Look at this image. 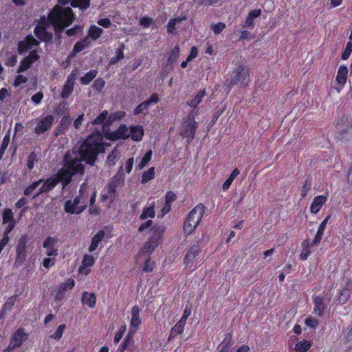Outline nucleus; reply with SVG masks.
I'll return each mask as SVG.
<instances>
[{"label":"nucleus","instance_id":"8","mask_svg":"<svg viewBox=\"0 0 352 352\" xmlns=\"http://www.w3.org/2000/svg\"><path fill=\"white\" fill-rule=\"evenodd\" d=\"M74 285L75 281L72 278H69L65 283L59 284L54 289L53 293L54 301L56 302H61L65 296V292L67 289H72Z\"/></svg>","mask_w":352,"mask_h":352},{"label":"nucleus","instance_id":"58","mask_svg":"<svg viewBox=\"0 0 352 352\" xmlns=\"http://www.w3.org/2000/svg\"><path fill=\"white\" fill-rule=\"evenodd\" d=\"M226 27V25L224 23L218 22L211 25L210 30L214 32V34L218 35L224 30Z\"/></svg>","mask_w":352,"mask_h":352},{"label":"nucleus","instance_id":"16","mask_svg":"<svg viewBox=\"0 0 352 352\" xmlns=\"http://www.w3.org/2000/svg\"><path fill=\"white\" fill-rule=\"evenodd\" d=\"M42 183L43 184L41 187L38 188L34 195H33L32 199H35L39 195L43 193H47L54 189L58 184V179H55V177H50L45 181L43 180Z\"/></svg>","mask_w":352,"mask_h":352},{"label":"nucleus","instance_id":"36","mask_svg":"<svg viewBox=\"0 0 352 352\" xmlns=\"http://www.w3.org/2000/svg\"><path fill=\"white\" fill-rule=\"evenodd\" d=\"M133 335L134 331L130 329L127 336L124 339V342L118 346L116 352H124L128 348L131 342L133 343Z\"/></svg>","mask_w":352,"mask_h":352},{"label":"nucleus","instance_id":"21","mask_svg":"<svg viewBox=\"0 0 352 352\" xmlns=\"http://www.w3.org/2000/svg\"><path fill=\"white\" fill-rule=\"evenodd\" d=\"M95 263V258L91 254H85L79 267V272L80 274L87 275L91 272L90 267L94 265Z\"/></svg>","mask_w":352,"mask_h":352},{"label":"nucleus","instance_id":"31","mask_svg":"<svg viewBox=\"0 0 352 352\" xmlns=\"http://www.w3.org/2000/svg\"><path fill=\"white\" fill-rule=\"evenodd\" d=\"M81 301L83 305H87L89 308L93 309L96 306V296L94 293L84 292L82 294Z\"/></svg>","mask_w":352,"mask_h":352},{"label":"nucleus","instance_id":"38","mask_svg":"<svg viewBox=\"0 0 352 352\" xmlns=\"http://www.w3.org/2000/svg\"><path fill=\"white\" fill-rule=\"evenodd\" d=\"M312 346V342L309 340L303 339L295 344L294 349L296 352H307Z\"/></svg>","mask_w":352,"mask_h":352},{"label":"nucleus","instance_id":"52","mask_svg":"<svg viewBox=\"0 0 352 352\" xmlns=\"http://www.w3.org/2000/svg\"><path fill=\"white\" fill-rule=\"evenodd\" d=\"M151 156L152 151L150 150L144 154L140 162L138 164L136 168L138 170H142V168H144L147 165V164L151 161Z\"/></svg>","mask_w":352,"mask_h":352},{"label":"nucleus","instance_id":"17","mask_svg":"<svg viewBox=\"0 0 352 352\" xmlns=\"http://www.w3.org/2000/svg\"><path fill=\"white\" fill-rule=\"evenodd\" d=\"M86 207L85 201H82V205H77L74 204L72 200H67L65 203L64 210L67 213L71 214H79L85 210Z\"/></svg>","mask_w":352,"mask_h":352},{"label":"nucleus","instance_id":"23","mask_svg":"<svg viewBox=\"0 0 352 352\" xmlns=\"http://www.w3.org/2000/svg\"><path fill=\"white\" fill-rule=\"evenodd\" d=\"M56 239L54 237L47 236L43 242V248H45L46 254L48 256H56L58 254V250L54 248V245L56 243Z\"/></svg>","mask_w":352,"mask_h":352},{"label":"nucleus","instance_id":"44","mask_svg":"<svg viewBox=\"0 0 352 352\" xmlns=\"http://www.w3.org/2000/svg\"><path fill=\"white\" fill-rule=\"evenodd\" d=\"M96 69H91L80 78V83L83 85H89L97 76Z\"/></svg>","mask_w":352,"mask_h":352},{"label":"nucleus","instance_id":"37","mask_svg":"<svg viewBox=\"0 0 352 352\" xmlns=\"http://www.w3.org/2000/svg\"><path fill=\"white\" fill-rule=\"evenodd\" d=\"M179 47L178 45L171 49L170 52L168 54V58L166 60V65H173L175 63L179 58Z\"/></svg>","mask_w":352,"mask_h":352},{"label":"nucleus","instance_id":"57","mask_svg":"<svg viewBox=\"0 0 352 352\" xmlns=\"http://www.w3.org/2000/svg\"><path fill=\"white\" fill-rule=\"evenodd\" d=\"M32 64L25 57H24L20 63V65L17 69L18 73H21L27 71L32 67Z\"/></svg>","mask_w":352,"mask_h":352},{"label":"nucleus","instance_id":"61","mask_svg":"<svg viewBox=\"0 0 352 352\" xmlns=\"http://www.w3.org/2000/svg\"><path fill=\"white\" fill-rule=\"evenodd\" d=\"M85 191H86V186H85V184H82L80 188V190H79V195L78 196H76L74 199L72 201L74 204H77V205H82V201L81 199H83V195H85Z\"/></svg>","mask_w":352,"mask_h":352},{"label":"nucleus","instance_id":"59","mask_svg":"<svg viewBox=\"0 0 352 352\" xmlns=\"http://www.w3.org/2000/svg\"><path fill=\"white\" fill-rule=\"evenodd\" d=\"M104 85H105V81L101 78H96L93 84H92V87L98 92V93H100L102 91L103 88L104 87Z\"/></svg>","mask_w":352,"mask_h":352},{"label":"nucleus","instance_id":"22","mask_svg":"<svg viewBox=\"0 0 352 352\" xmlns=\"http://www.w3.org/2000/svg\"><path fill=\"white\" fill-rule=\"evenodd\" d=\"M348 68L346 65H340L338 68L336 80L340 87H337L338 92H340L344 85H345L347 79Z\"/></svg>","mask_w":352,"mask_h":352},{"label":"nucleus","instance_id":"40","mask_svg":"<svg viewBox=\"0 0 352 352\" xmlns=\"http://www.w3.org/2000/svg\"><path fill=\"white\" fill-rule=\"evenodd\" d=\"M205 96V90H200L192 100H188L187 102V105H188L190 107H193L194 109H196L197 107V105L201 102L202 98Z\"/></svg>","mask_w":352,"mask_h":352},{"label":"nucleus","instance_id":"47","mask_svg":"<svg viewBox=\"0 0 352 352\" xmlns=\"http://www.w3.org/2000/svg\"><path fill=\"white\" fill-rule=\"evenodd\" d=\"M155 205L152 204L149 207H144L142 210V212L140 216V219L141 220L146 219V218H153L155 217V210H154Z\"/></svg>","mask_w":352,"mask_h":352},{"label":"nucleus","instance_id":"7","mask_svg":"<svg viewBox=\"0 0 352 352\" xmlns=\"http://www.w3.org/2000/svg\"><path fill=\"white\" fill-rule=\"evenodd\" d=\"M54 122V117L48 114L38 120L34 127V132L36 135H42L51 129Z\"/></svg>","mask_w":352,"mask_h":352},{"label":"nucleus","instance_id":"10","mask_svg":"<svg viewBox=\"0 0 352 352\" xmlns=\"http://www.w3.org/2000/svg\"><path fill=\"white\" fill-rule=\"evenodd\" d=\"M160 238L161 235L158 233H155L151 236L138 253V256H140L142 254L149 256L158 246Z\"/></svg>","mask_w":352,"mask_h":352},{"label":"nucleus","instance_id":"6","mask_svg":"<svg viewBox=\"0 0 352 352\" xmlns=\"http://www.w3.org/2000/svg\"><path fill=\"white\" fill-rule=\"evenodd\" d=\"M202 247V239L196 241L188 250L184 258L186 267L191 268L193 260L199 254Z\"/></svg>","mask_w":352,"mask_h":352},{"label":"nucleus","instance_id":"49","mask_svg":"<svg viewBox=\"0 0 352 352\" xmlns=\"http://www.w3.org/2000/svg\"><path fill=\"white\" fill-rule=\"evenodd\" d=\"M119 153L118 151L113 150L109 153L107 157V164L109 166L116 165L117 162L119 160Z\"/></svg>","mask_w":352,"mask_h":352},{"label":"nucleus","instance_id":"32","mask_svg":"<svg viewBox=\"0 0 352 352\" xmlns=\"http://www.w3.org/2000/svg\"><path fill=\"white\" fill-rule=\"evenodd\" d=\"M104 232L102 230H99L91 239V242L88 249L89 252H94L97 249L99 243L104 239Z\"/></svg>","mask_w":352,"mask_h":352},{"label":"nucleus","instance_id":"63","mask_svg":"<svg viewBox=\"0 0 352 352\" xmlns=\"http://www.w3.org/2000/svg\"><path fill=\"white\" fill-rule=\"evenodd\" d=\"M126 327L125 324L120 327L118 331L116 332V333L114 336V338H113V342L116 344H118L121 340V339L122 338V337L126 331Z\"/></svg>","mask_w":352,"mask_h":352},{"label":"nucleus","instance_id":"19","mask_svg":"<svg viewBox=\"0 0 352 352\" xmlns=\"http://www.w3.org/2000/svg\"><path fill=\"white\" fill-rule=\"evenodd\" d=\"M314 313L318 317L324 316L327 307L323 296L319 295L313 297Z\"/></svg>","mask_w":352,"mask_h":352},{"label":"nucleus","instance_id":"1","mask_svg":"<svg viewBox=\"0 0 352 352\" xmlns=\"http://www.w3.org/2000/svg\"><path fill=\"white\" fill-rule=\"evenodd\" d=\"M102 136L99 132L89 135L81 144L78 153L82 162L93 165L98 155L104 152Z\"/></svg>","mask_w":352,"mask_h":352},{"label":"nucleus","instance_id":"35","mask_svg":"<svg viewBox=\"0 0 352 352\" xmlns=\"http://www.w3.org/2000/svg\"><path fill=\"white\" fill-rule=\"evenodd\" d=\"M144 135L142 126H135L131 129L129 137L134 141H140Z\"/></svg>","mask_w":352,"mask_h":352},{"label":"nucleus","instance_id":"5","mask_svg":"<svg viewBox=\"0 0 352 352\" xmlns=\"http://www.w3.org/2000/svg\"><path fill=\"white\" fill-rule=\"evenodd\" d=\"M81 159L78 157L74 152L68 151L64 157L63 168L69 172L74 173V175L77 173H82L85 170L84 166L81 164Z\"/></svg>","mask_w":352,"mask_h":352},{"label":"nucleus","instance_id":"64","mask_svg":"<svg viewBox=\"0 0 352 352\" xmlns=\"http://www.w3.org/2000/svg\"><path fill=\"white\" fill-rule=\"evenodd\" d=\"M352 52V41L347 42L345 49L342 54L341 58L342 60H347Z\"/></svg>","mask_w":352,"mask_h":352},{"label":"nucleus","instance_id":"50","mask_svg":"<svg viewBox=\"0 0 352 352\" xmlns=\"http://www.w3.org/2000/svg\"><path fill=\"white\" fill-rule=\"evenodd\" d=\"M43 182V179H40L37 181L33 182L30 185L27 186L23 191V194L25 196H30L32 195L33 191L38 188V186Z\"/></svg>","mask_w":352,"mask_h":352},{"label":"nucleus","instance_id":"55","mask_svg":"<svg viewBox=\"0 0 352 352\" xmlns=\"http://www.w3.org/2000/svg\"><path fill=\"white\" fill-rule=\"evenodd\" d=\"M65 328V324H60L55 331V332L53 334L50 335V338L57 341L60 340L63 335Z\"/></svg>","mask_w":352,"mask_h":352},{"label":"nucleus","instance_id":"54","mask_svg":"<svg viewBox=\"0 0 352 352\" xmlns=\"http://www.w3.org/2000/svg\"><path fill=\"white\" fill-rule=\"evenodd\" d=\"M10 132L8 131L7 134L3 137L1 147H0V159H1L5 154L6 150L7 149L9 143H10Z\"/></svg>","mask_w":352,"mask_h":352},{"label":"nucleus","instance_id":"34","mask_svg":"<svg viewBox=\"0 0 352 352\" xmlns=\"http://www.w3.org/2000/svg\"><path fill=\"white\" fill-rule=\"evenodd\" d=\"M113 119L111 118V116L108 118V111L106 110L102 111L97 117L95 118L91 123L93 124H102L106 121L107 125L111 124Z\"/></svg>","mask_w":352,"mask_h":352},{"label":"nucleus","instance_id":"60","mask_svg":"<svg viewBox=\"0 0 352 352\" xmlns=\"http://www.w3.org/2000/svg\"><path fill=\"white\" fill-rule=\"evenodd\" d=\"M232 334L230 333H227L225 335V337H224L223 341L220 343L219 346L230 349L231 346L232 345Z\"/></svg>","mask_w":352,"mask_h":352},{"label":"nucleus","instance_id":"25","mask_svg":"<svg viewBox=\"0 0 352 352\" xmlns=\"http://www.w3.org/2000/svg\"><path fill=\"white\" fill-rule=\"evenodd\" d=\"M28 335L25 332L24 329L19 328L12 336L11 342L14 346L19 347L26 340Z\"/></svg>","mask_w":352,"mask_h":352},{"label":"nucleus","instance_id":"33","mask_svg":"<svg viewBox=\"0 0 352 352\" xmlns=\"http://www.w3.org/2000/svg\"><path fill=\"white\" fill-rule=\"evenodd\" d=\"M125 180V174L123 171V166H121L118 173L111 179V183L116 184L118 188L122 187Z\"/></svg>","mask_w":352,"mask_h":352},{"label":"nucleus","instance_id":"3","mask_svg":"<svg viewBox=\"0 0 352 352\" xmlns=\"http://www.w3.org/2000/svg\"><path fill=\"white\" fill-rule=\"evenodd\" d=\"M205 208L204 204H199L190 210L184 223L183 228L185 234H190L195 231L201 221Z\"/></svg>","mask_w":352,"mask_h":352},{"label":"nucleus","instance_id":"13","mask_svg":"<svg viewBox=\"0 0 352 352\" xmlns=\"http://www.w3.org/2000/svg\"><path fill=\"white\" fill-rule=\"evenodd\" d=\"M160 101L158 95L155 93L153 94L148 99L139 104L133 110V114L137 116L139 114L146 115L148 113L150 105L151 104H157Z\"/></svg>","mask_w":352,"mask_h":352},{"label":"nucleus","instance_id":"27","mask_svg":"<svg viewBox=\"0 0 352 352\" xmlns=\"http://www.w3.org/2000/svg\"><path fill=\"white\" fill-rule=\"evenodd\" d=\"M74 175V173L69 172L65 168L62 167L58 172L56 177L55 179H58V182H61L63 188L68 185L72 177Z\"/></svg>","mask_w":352,"mask_h":352},{"label":"nucleus","instance_id":"62","mask_svg":"<svg viewBox=\"0 0 352 352\" xmlns=\"http://www.w3.org/2000/svg\"><path fill=\"white\" fill-rule=\"evenodd\" d=\"M72 123V118L69 115L64 116L61 118L60 121L59 122V128H63L65 130H67L69 125Z\"/></svg>","mask_w":352,"mask_h":352},{"label":"nucleus","instance_id":"39","mask_svg":"<svg viewBox=\"0 0 352 352\" xmlns=\"http://www.w3.org/2000/svg\"><path fill=\"white\" fill-rule=\"evenodd\" d=\"M240 174V170H239V168H235L232 172L231 173V174L230 175V176L226 179V180L224 182V183L222 185V189L224 191H226L228 190L232 183L233 182L234 179Z\"/></svg>","mask_w":352,"mask_h":352},{"label":"nucleus","instance_id":"28","mask_svg":"<svg viewBox=\"0 0 352 352\" xmlns=\"http://www.w3.org/2000/svg\"><path fill=\"white\" fill-rule=\"evenodd\" d=\"M261 14V9H255L249 12L248 14L245 17L243 24L242 27L243 28H253L254 25V19L258 17Z\"/></svg>","mask_w":352,"mask_h":352},{"label":"nucleus","instance_id":"20","mask_svg":"<svg viewBox=\"0 0 352 352\" xmlns=\"http://www.w3.org/2000/svg\"><path fill=\"white\" fill-rule=\"evenodd\" d=\"M327 199V195H318L315 197L309 208L310 212L312 214H316L325 204Z\"/></svg>","mask_w":352,"mask_h":352},{"label":"nucleus","instance_id":"53","mask_svg":"<svg viewBox=\"0 0 352 352\" xmlns=\"http://www.w3.org/2000/svg\"><path fill=\"white\" fill-rule=\"evenodd\" d=\"M3 223L6 224L12 221H15L13 217V212L10 208H5L2 214Z\"/></svg>","mask_w":352,"mask_h":352},{"label":"nucleus","instance_id":"48","mask_svg":"<svg viewBox=\"0 0 352 352\" xmlns=\"http://www.w3.org/2000/svg\"><path fill=\"white\" fill-rule=\"evenodd\" d=\"M124 44H122L121 47L116 50V56L112 57L110 59L109 64L110 65H116L117 64L120 60L124 58Z\"/></svg>","mask_w":352,"mask_h":352},{"label":"nucleus","instance_id":"15","mask_svg":"<svg viewBox=\"0 0 352 352\" xmlns=\"http://www.w3.org/2000/svg\"><path fill=\"white\" fill-rule=\"evenodd\" d=\"M37 41L32 34L27 35L25 38L18 43L17 50L19 54H23L34 46L38 45Z\"/></svg>","mask_w":352,"mask_h":352},{"label":"nucleus","instance_id":"12","mask_svg":"<svg viewBox=\"0 0 352 352\" xmlns=\"http://www.w3.org/2000/svg\"><path fill=\"white\" fill-rule=\"evenodd\" d=\"M104 137L107 140L112 142L125 140L129 138V130L126 124H121L116 131L106 132Z\"/></svg>","mask_w":352,"mask_h":352},{"label":"nucleus","instance_id":"42","mask_svg":"<svg viewBox=\"0 0 352 352\" xmlns=\"http://www.w3.org/2000/svg\"><path fill=\"white\" fill-rule=\"evenodd\" d=\"M103 30L95 25H91L88 30V36L96 41L98 39L103 33Z\"/></svg>","mask_w":352,"mask_h":352},{"label":"nucleus","instance_id":"18","mask_svg":"<svg viewBox=\"0 0 352 352\" xmlns=\"http://www.w3.org/2000/svg\"><path fill=\"white\" fill-rule=\"evenodd\" d=\"M34 33L42 41L50 43L52 41V33L48 32L44 26L37 25L34 29Z\"/></svg>","mask_w":352,"mask_h":352},{"label":"nucleus","instance_id":"14","mask_svg":"<svg viewBox=\"0 0 352 352\" xmlns=\"http://www.w3.org/2000/svg\"><path fill=\"white\" fill-rule=\"evenodd\" d=\"M118 187L116 184L109 182L105 188L107 192H102L100 195V201L105 202L109 200V204H113L118 197Z\"/></svg>","mask_w":352,"mask_h":352},{"label":"nucleus","instance_id":"2","mask_svg":"<svg viewBox=\"0 0 352 352\" xmlns=\"http://www.w3.org/2000/svg\"><path fill=\"white\" fill-rule=\"evenodd\" d=\"M74 14L71 8H63L55 6L49 12L47 21L51 24L54 30L60 32L69 26L74 20Z\"/></svg>","mask_w":352,"mask_h":352},{"label":"nucleus","instance_id":"43","mask_svg":"<svg viewBox=\"0 0 352 352\" xmlns=\"http://www.w3.org/2000/svg\"><path fill=\"white\" fill-rule=\"evenodd\" d=\"M312 181L313 179L311 175H308L305 180L300 190V195L302 199H304L311 190L312 186Z\"/></svg>","mask_w":352,"mask_h":352},{"label":"nucleus","instance_id":"26","mask_svg":"<svg viewBox=\"0 0 352 352\" xmlns=\"http://www.w3.org/2000/svg\"><path fill=\"white\" fill-rule=\"evenodd\" d=\"M142 320L140 318V309L138 306H133L131 309V318L130 321V327L134 333L138 330L139 326L141 324Z\"/></svg>","mask_w":352,"mask_h":352},{"label":"nucleus","instance_id":"29","mask_svg":"<svg viewBox=\"0 0 352 352\" xmlns=\"http://www.w3.org/2000/svg\"><path fill=\"white\" fill-rule=\"evenodd\" d=\"M331 214L327 215L324 218V219L320 223V224L319 225V227L318 228L317 232L313 239V244L318 245V243H320V241L322 239L323 234H324V230L327 227V225L328 223V221L331 219Z\"/></svg>","mask_w":352,"mask_h":352},{"label":"nucleus","instance_id":"46","mask_svg":"<svg viewBox=\"0 0 352 352\" xmlns=\"http://www.w3.org/2000/svg\"><path fill=\"white\" fill-rule=\"evenodd\" d=\"M155 167H150L146 171L142 173L141 177V183L146 184L155 177Z\"/></svg>","mask_w":352,"mask_h":352},{"label":"nucleus","instance_id":"4","mask_svg":"<svg viewBox=\"0 0 352 352\" xmlns=\"http://www.w3.org/2000/svg\"><path fill=\"white\" fill-rule=\"evenodd\" d=\"M250 81V69L239 63L232 70L230 76L229 85H248Z\"/></svg>","mask_w":352,"mask_h":352},{"label":"nucleus","instance_id":"24","mask_svg":"<svg viewBox=\"0 0 352 352\" xmlns=\"http://www.w3.org/2000/svg\"><path fill=\"white\" fill-rule=\"evenodd\" d=\"M27 241V234H23L18 241V243L16 247V252L17 258L19 259H24L25 257L26 256Z\"/></svg>","mask_w":352,"mask_h":352},{"label":"nucleus","instance_id":"9","mask_svg":"<svg viewBox=\"0 0 352 352\" xmlns=\"http://www.w3.org/2000/svg\"><path fill=\"white\" fill-rule=\"evenodd\" d=\"M198 127V122H191L184 120L180 129L179 135L183 138H187V142L189 144L194 139L195 134Z\"/></svg>","mask_w":352,"mask_h":352},{"label":"nucleus","instance_id":"56","mask_svg":"<svg viewBox=\"0 0 352 352\" xmlns=\"http://www.w3.org/2000/svg\"><path fill=\"white\" fill-rule=\"evenodd\" d=\"M349 298H350V291L349 290L346 291V290H344L343 289H342V290H340L339 292L338 300L340 304L344 305V303H346L347 302V300L349 299Z\"/></svg>","mask_w":352,"mask_h":352},{"label":"nucleus","instance_id":"45","mask_svg":"<svg viewBox=\"0 0 352 352\" xmlns=\"http://www.w3.org/2000/svg\"><path fill=\"white\" fill-rule=\"evenodd\" d=\"M185 325L177 322L174 327H173L170 329V334L168 336V341L170 340L172 338H175L177 336L182 334L184 332Z\"/></svg>","mask_w":352,"mask_h":352},{"label":"nucleus","instance_id":"30","mask_svg":"<svg viewBox=\"0 0 352 352\" xmlns=\"http://www.w3.org/2000/svg\"><path fill=\"white\" fill-rule=\"evenodd\" d=\"M313 241L310 242L309 239H305L301 243L302 250L299 255L300 261H306L309 256L311 254V249L313 245Z\"/></svg>","mask_w":352,"mask_h":352},{"label":"nucleus","instance_id":"51","mask_svg":"<svg viewBox=\"0 0 352 352\" xmlns=\"http://www.w3.org/2000/svg\"><path fill=\"white\" fill-rule=\"evenodd\" d=\"M184 18L171 19L168 21L167 24V32L173 34L176 30V25L178 23L181 22Z\"/></svg>","mask_w":352,"mask_h":352},{"label":"nucleus","instance_id":"41","mask_svg":"<svg viewBox=\"0 0 352 352\" xmlns=\"http://www.w3.org/2000/svg\"><path fill=\"white\" fill-rule=\"evenodd\" d=\"M90 1L91 0H71L70 4L72 8L85 11L89 8Z\"/></svg>","mask_w":352,"mask_h":352},{"label":"nucleus","instance_id":"11","mask_svg":"<svg viewBox=\"0 0 352 352\" xmlns=\"http://www.w3.org/2000/svg\"><path fill=\"white\" fill-rule=\"evenodd\" d=\"M77 75V69L72 70V72L68 75L60 94L62 98L67 99L72 94Z\"/></svg>","mask_w":352,"mask_h":352}]
</instances>
